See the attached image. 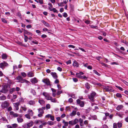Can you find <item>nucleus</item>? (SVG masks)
<instances>
[{
	"label": "nucleus",
	"instance_id": "c9c22d12",
	"mask_svg": "<svg viewBox=\"0 0 128 128\" xmlns=\"http://www.w3.org/2000/svg\"><path fill=\"white\" fill-rule=\"evenodd\" d=\"M96 93L95 92H92L90 96L94 98L96 95Z\"/></svg>",
	"mask_w": 128,
	"mask_h": 128
},
{
	"label": "nucleus",
	"instance_id": "ea45409f",
	"mask_svg": "<svg viewBox=\"0 0 128 128\" xmlns=\"http://www.w3.org/2000/svg\"><path fill=\"white\" fill-rule=\"evenodd\" d=\"M12 127H13L14 128H15L16 127H18V125L16 124H12Z\"/></svg>",
	"mask_w": 128,
	"mask_h": 128
},
{
	"label": "nucleus",
	"instance_id": "20e7f679",
	"mask_svg": "<svg viewBox=\"0 0 128 128\" xmlns=\"http://www.w3.org/2000/svg\"><path fill=\"white\" fill-rule=\"evenodd\" d=\"M78 122V120L77 118L75 119L74 120H72L69 122V124L70 125H75L77 124Z\"/></svg>",
	"mask_w": 128,
	"mask_h": 128
},
{
	"label": "nucleus",
	"instance_id": "de8ad7c7",
	"mask_svg": "<svg viewBox=\"0 0 128 128\" xmlns=\"http://www.w3.org/2000/svg\"><path fill=\"white\" fill-rule=\"evenodd\" d=\"M32 43L34 44H38V42L36 41V40L35 41L33 40L32 41Z\"/></svg>",
	"mask_w": 128,
	"mask_h": 128
},
{
	"label": "nucleus",
	"instance_id": "bb28decb",
	"mask_svg": "<svg viewBox=\"0 0 128 128\" xmlns=\"http://www.w3.org/2000/svg\"><path fill=\"white\" fill-rule=\"evenodd\" d=\"M17 121L18 122H21L23 121V120L21 117H19L18 118Z\"/></svg>",
	"mask_w": 128,
	"mask_h": 128
},
{
	"label": "nucleus",
	"instance_id": "864d4df0",
	"mask_svg": "<svg viewBox=\"0 0 128 128\" xmlns=\"http://www.w3.org/2000/svg\"><path fill=\"white\" fill-rule=\"evenodd\" d=\"M113 128H117V125L116 123H114L113 124Z\"/></svg>",
	"mask_w": 128,
	"mask_h": 128
},
{
	"label": "nucleus",
	"instance_id": "4468645a",
	"mask_svg": "<svg viewBox=\"0 0 128 128\" xmlns=\"http://www.w3.org/2000/svg\"><path fill=\"white\" fill-rule=\"evenodd\" d=\"M51 74L54 79H56L57 78L58 76L56 74V72H52L51 73Z\"/></svg>",
	"mask_w": 128,
	"mask_h": 128
},
{
	"label": "nucleus",
	"instance_id": "a18cd8bd",
	"mask_svg": "<svg viewBox=\"0 0 128 128\" xmlns=\"http://www.w3.org/2000/svg\"><path fill=\"white\" fill-rule=\"evenodd\" d=\"M89 98L90 99V101L92 102H93L94 101V98L89 96Z\"/></svg>",
	"mask_w": 128,
	"mask_h": 128
},
{
	"label": "nucleus",
	"instance_id": "052dcab7",
	"mask_svg": "<svg viewBox=\"0 0 128 128\" xmlns=\"http://www.w3.org/2000/svg\"><path fill=\"white\" fill-rule=\"evenodd\" d=\"M116 88H118L120 90H122V91H123V89L121 87H120V86H116Z\"/></svg>",
	"mask_w": 128,
	"mask_h": 128
},
{
	"label": "nucleus",
	"instance_id": "338daca9",
	"mask_svg": "<svg viewBox=\"0 0 128 128\" xmlns=\"http://www.w3.org/2000/svg\"><path fill=\"white\" fill-rule=\"evenodd\" d=\"M69 48H75V46L72 45H70L68 46Z\"/></svg>",
	"mask_w": 128,
	"mask_h": 128
},
{
	"label": "nucleus",
	"instance_id": "c85d7f7f",
	"mask_svg": "<svg viewBox=\"0 0 128 128\" xmlns=\"http://www.w3.org/2000/svg\"><path fill=\"white\" fill-rule=\"evenodd\" d=\"M85 86L87 89H89L90 88V84L88 83H86L85 84Z\"/></svg>",
	"mask_w": 128,
	"mask_h": 128
},
{
	"label": "nucleus",
	"instance_id": "9b49d317",
	"mask_svg": "<svg viewBox=\"0 0 128 128\" xmlns=\"http://www.w3.org/2000/svg\"><path fill=\"white\" fill-rule=\"evenodd\" d=\"M20 105L19 102H17L16 103H14L13 105L14 106L16 110H17L19 109L18 106Z\"/></svg>",
	"mask_w": 128,
	"mask_h": 128
},
{
	"label": "nucleus",
	"instance_id": "603ef678",
	"mask_svg": "<svg viewBox=\"0 0 128 128\" xmlns=\"http://www.w3.org/2000/svg\"><path fill=\"white\" fill-rule=\"evenodd\" d=\"M94 72L95 73L98 75V76H100V74L98 73L96 70H94Z\"/></svg>",
	"mask_w": 128,
	"mask_h": 128
},
{
	"label": "nucleus",
	"instance_id": "3c124183",
	"mask_svg": "<svg viewBox=\"0 0 128 128\" xmlns=\"http://www.w3.org/2000/svg\"><path fill=\"white\" fill-rule=\"evenodd\" d=\"M23 126L24 128H29L27 124H26L24 125Z\"/></svg>",
	"mask_w": 128,
	"mask_h": 128
},
{
	"label": "nucleus",
	"instance_id": "4be33fe9",
	"mask_svg": "<svg viewBox=\"0 0 128 128\" xmlns=\"http://www.w3.org/2000/svg\"><path fill=\"white\" fill-rule=\"evenodd\" d=\"M16 91V88H12L9 90L10 92V94H12L14 91Z\"/></svg>",
	"mask_w": 128,
	"mask_h": 128
},
{
	"label": "nucleus",
	"instance_id": "6e6d98bb",
	"mask_svg": "<svg viewBox=\"0 0 128 128\" xmlns=\"http://www.w3.org/2000/svg\"><path fill=\"white\" fill-rule=\"evenodd\" d=\"M2 21L3 22L5 23H7V21H6L3 18H2Z\"/></svg>",
	"mask_w": 128,
	"mask_h": 128
},
{
	"label": "nucleus",
	"instance_id": "0eeeda50",
	"mask_svg": "<svg viewBox=\"0 0 128 128\" xmlns=\"http://www.w3.org/2000/svg\"><path fill=\"white\" fill-rule=\"evenodd\" d=\"M8 64L7 63L4 61L3 62L0 64V68L3 69L5 68L6 66H8Z\"/></svg>",
	"mask_w": 128,
	"mask_h": 128
},
{
	"label": "nucleus",
	"instance_id": "69168bd1",
	"mask_svg": "<svg viewBox=\"0 0 128 128\" xmlns=\"http://www.w3.org/2000/svg\"><path fill=\"white\" fill-rule=\"evenodd\" d=\"M31 92L33 94V95H34L36 94V92L34 90H31Z\"/></svg>",
	"mask_w": 128,
	"mask_h": 128
},
{
	"label": "nucleus",
	"instance_id": "2eb2a0df",
	"mask_svg": "<svg viewBox=\"0 0 128 128\" xmlns=\"http://www.w3.org/2000/svg\"><path fill=\"white\" fill-rule=\"evenodd\" d=\"M38 102L41 105H42L45 103L44 101L42 99H39Z\"/></svg>",
	"mask_w": 128,
	"mask_h": 128
},
{
	"label": "nucleus",
	"instance_id": "a19ab883",
	"mask_svg": "<svg viewBox=\"0 0 128 128\" xmlns=\"http://www.w3.org/2000/svg\"><path fill=\"white\" fill-rule=\"evenodd\" d=\"M116 96L118 97L119 98H121L122 96V95L120 93H117L116 94Z\"/></svg>",
	"mask_w": 128,
	"mask_h": 128
},
{
	"label": "nucleus",
	"instance_id": "e2e57ef3",
	"mask_svg": "<svg viewBox=\"0 0 128 128\" xmlns=\"http://www.w3.org/2000/svg\"><path fill=\"white\" fill-rule=\"evenodd\" d=\"M57 70L60 71L61 72L62 71V68L60 67H58L57 68Z\"/></svg>",
	"mask_w": 128,
	"mask_h": 128
},
{
	"label": "nucleus",
	"instance_id": "13d9d810",
	"mask_svg": "<svg viewBox=\"0 0 128 128\" xmlns=\"http://www.w3.org/2000/svg\"><path fill=\"white\" fill-rule=\"evenodd\" d=\"M80 78H82V79H84L85 80H86L87 79V78L86 76H81L80 77Z\"/></svg>",
	"mask_w": 128,
	"mask_h": 128
},
{
	"label": "nucleus",
	"instance_id": "09e8293b",
	"mask_svg": "<svg viewBox=\"0 0 128 128\" xmlns=\"http://www.w3.org/2000/svg\"><path fill=\"white\" fill-rule=\"evenodd\" d=\"M101 64L102 65V66L104 67H107L108 66V65L107 64L104 63H101Z\"/></svg>",
	"mask_w": 128,
	"mask_h": 128
},
{
	"label": "nucleus",
	"instance_id": "5fc2aeb1",
	"mask_svg": "<svg viewBox=\"0 0 128 128\" xmlns=\"http://www.w3.org/2000/svg\"><path fill=\"white\" fill-rule=\"evenodd\" d=\"M66 116V115L65 114H62L61 115L60 117L61 118H64V117H65Z\"/></svg>",
	"mask_w": 128,
	"mask_h": 128
},
{
	"label": "nucleus",
	"instance_id": "412c9836",
	"mask_svg": "<svg viewBox=\"0 0 128 128\" xmlns=\"http://www.w3.org/2000/svg\"><path fill=\"white\" fill-rule=\"evenodd\" d=\"M28 114L30 116H32L33 115V112L32 110H29L28 111Z\"/></svg>",
	"mask_w": 128,
	"mask_h": 128
},
{
	"label": "nucleus",
	"instance_id": "ddd939ff",
	"mask_svg": "<svg viewBox=\"0 0 128 128\" xmlns=\"http://www.w3.org/2000/svg\"><path fill=\"white\" fill-rule=\"evenodd\" d=\"M28 76L29 77H32L34 76V74L32 72H29L27 74Z\"/></svg>",
	"mask_w": 128,
	"mask_h": 128
},
{
	"label": "nucleus",
	"instance_id": "473e14b6",
	"mask_svg": "<svg viewBox=\"0 0 128 128\" xmlns=\"http://www.w3.org/2000/svg\"><path fill=\"white\" fill-rule=\"evenodd\" d=\"M16 78L18 80H19L20 81H22V78L20 76H18Z\"/></svg>",
	"mask_w": 128,
	"mask_h": 128
},
{
	"label": "nucleus",
	"instance_id": "7c9ffc66",
	"mask_svg": "<svg viewBox=\"0 0 128 128\" xmlns=\"http://www.w3.org/2000/svg\"><path fill=\"white\" fill-rule=\"evenodd\" d=\"M50 100L51 101L53 102H56L57 101V100L55 98H53L52 97V98Z\"/></svg>",
	"mask_w": 128,
	"mask_h": 128
},
{
	"label": "nucleus",
	"instance_id": "7ed1b4c3",
	"mask_svg": "<svg viewBox=\"0 0 128 128\" xmlns=\"http://www.w3.org/2000/svg\"><path fill=\"white\" fill-rule=\"evenodd\" d=\"M7 88L8 86L7 85L4 86L2 89L0 90V92L5 94L8 91Z\"/></svg>",
	"mask_w": 128,
	"mask_h": 128
},
{
	"label": "nucleus",
	"instance_id": "6e6552de",
	"mask_svg": "<svg viewBox=\"0 0 128 128\" xmlns=\"http://www.w3.org/2000/svg\"><path fill=\"white\" fill-rule=\"evenodd\" d=\"M76 102L77 104H79L80 106L83 107L84 106V103L83 102L81 101L79 99H78L76 100Z\"/></svg>",
	"mask_w": 128,
	"mask_h": 128
},
{
	"label": "nucleus",
	"instance_id": "f8f14e48",
	"mask_svg": "<svg viewBox=\"0 0 128 128\" xmlns=\"http://www.w3.org/2000/svg\"><path fill=\"white\" fill-rule=\"evenodd\" d=\"M10 115H12L14 117H16L19 116V114L16 113H15L13 111H11L10 112Z\"/></svg>",
	"mask_w": 128,
	"mask_h": 128
},
{
	"label": "nucleus",
	"instance_id": "9d476101",
	"mask_svg": "<svg viewBox=\"0 0 128 128\" xmlns=\"http://www.w3.org/2000/svg\"><path fill=\"white\" fill-rule=\"evenodd\" d=\"M30 82L33 84L36 83L38 82V81L37 79L36 78H32L30 80Z\"/></svg>",
	"mask_w": 128,
	"mask_h": 128
},
{
	"label": "nucleus",
	"instance_id": "f257e3e1",
	"mask_svg": "<svg viewBox=\"0 0 128 128\" xmlns=\"http://www.w3.org/2000/svg\"><path fill=\"white\" fill-rule=\"evenodd\" d=\"M9 105V103L6 101L2 102L1 106L2 108L4 109L7 108Z\"/></svg>",
	"mask_w": 128,
	"mask_h": 128
},
{
	"label": "nucleus",
	"instance_id": "393cba45",
	"mask_svg": "<svg viewBox=\"0 0 128 128\" xmlns=\"http://www.w3.org/2000/svg\"><path fill=\"white\" fill-rule=\"evenodd\" d=\"M2 58L3 59H6L7 57V56L6 54H3L2 56Z\"/></svg>",
	"mask_w": 128,
	"mask_h": 128
},
{
	"label": "nucleus",
	"instance_id": "58836bf2",
	"mask_svg": "<svg viewBox=\"0 0 128 128\" xmlns=\"http://www.w3.org/2000/svg\"><path fill=\"white\" fill-rule=\"evenodd\" d=\"M64 2H62L58 4V5L59 6H64Z\"/></svg>",
	"mask_w": 128,
	"mask_h": 128
},
{
	"label": "nucleus",
	"instance_id": "79ce46f5",
	"mask_svg": "<svg viewBox=\"0 0 128 128\" xmlns=\"http://www.w3.org/2000/svg\"><path fill=\"white\" fill-rule=\"evenodd\" d=\"M62 93V91L61 90H58L57 92V94L58 95H59Z\"/></svg>",
	"mask_w": 128,
	"mask_h": 128
},
{
	"label": "nucleus",
	"instance_id": "aec40b11",
	"mask_svg": "<svg viewBox=\"0 0 128 128\" xmlns=\"http://www.w3.org/2000/svg\"><path fill=\"white\" fill-rule=\"evenodd\" d=\"M76 114V111L75 110H73L72 112L70 114V116L72 117L74 116Z\"/></svg>",
	"mask_w": 128,
	"mask_h": 128
},
{
	"label": "nucleus",
	"instance_id": "a211bd4d",
	"mask_svg": "<svg viewBox=\"0 0 128 128\" xmlns=\"http://www.w3.org/2000/svg\"><path fill=\"white\" fill-rule=\"evenodd\" d=\"M123 107V106L122 105H119L116 107V109L118 110H120Z\"/></svg>",
	"mask_w": 128,
	"mask_h": 128
},
{
	"label": "nucleus",
	"instance_id": "c03bdc74",
	"mask_svg": "<svg viewBox=\"0 0 128 128\" xmlns=\"http://www.w3.org/2000/svg\"><path fill=\"white\" fill-rule=\"evenodd\" d=\"M30 115H29L28 114H26L25 115V116L26 118H27L28 119H30Z\"/></svg>",
	"mask_w": 128,
	"mask_h": 128
},
{
	"label": "nucleus",
	"instance_id": "b1692460",
	"mask_svg": "<svg viewBox=\"0 0 128 128\" xmlns=\"http://www.w3.org/2000/svg\"><path fill=\"white\" fill-rule=\"evenodd\" d=\"M73 65L74 66L78 67V64L77 62L75 61L73 63Z\"/></svg>",
	"mask_w": 128,
	"mask_h": 128
},
{
	"label": "nucleus",
	"instance_id": "423d86ee",
	"mask_svg": "<svg viewBox=\"0 0 128 128\" xmlns=\"http://www.w3.org/2000/svg\"><path fill=\"white\" fill-rule=\"evenodd\" d=\"M42 82L47 85L50 86V81L49 79L48 78L43 79L42 80Z\"/></svg>",
	"mask_w": 128,
	"mask_h": 128
},
{
	"label": "nucleus",
	"instance_id": "8fccbe9b",
	"mask_svg": "<svg viewBox=\"0 0 128 128\" xmlns=\"http://www.w3.org/2000/svg\"><path fill=\"white\" fill-rule=\"evenodd\" d=\"M42 121L40 120H38L36 121V124H38L40 122L42 123Z\"/></svg>",
	"mask_w": 128,
	"mask_h": 128
},
{
	"label": "nucleus",
	"instance_id": "2f4dec72",
	"mask_svg": "<svg viewBox=\"0 0 128 128\" xmlns=\"http://www.w3.org/2000/svg\"><path fill=\"white\" fill-rule=\"evenodd\" d=\"M54 124V122L52 121H48L47 122V124L50 126L53 125Z\"/></svg>",
	"mask_w": 128,
	"mask_h": 128
},
{
	"label": "nucleus",
	"instance_id": "e433bc0d",
	"mask_svg": "<svg viewBox=\"0 0 128 128\" xmlns=\"http://www.w3.org/2000/svg\"><path fill=\"white\" fill-rule=\"evenodd\" d=\"M118 127L119 128H120L122 127V123L120 122H118Z\"/></svg>",
	"mask_w": 128,
	"mask_h": 128
},
{
	"label": "nucleus",
	"instance_id": "39448f33",
	"mask_svg": "<svg viewBox=\"0 0 128 128\" xmlns=\"http://www.w3.org/2000/svg\"><path fill=\"white\" fill-rule=\"evenodd\" d=\"M42 94L47 100H50L52 98V97L50 96L49 94L47 92H44Z\"/></svg>",
	"mask_w": 128,
	"mask_h": 128
},
{
	"label": "nucleus",
	"instance_id": "a878e982",
	"mask_svg": "<svg viewBox=\"0 0 128 128\" xmlns=\"http://www.w3.org/2000/svg\"><path fill=\"white\" fill-rule=\"evenodd\" d=\"M27 124L28 126V127L30 128V127L32 126H33V122H32L31 121L30 122L28 123Z\"/></svg>",
	"mask_w": 128,
	"mask_h": 128
},
{
	"label": "nucleus",
	"instance_id": "dca6fc26",
	"mask_svg": "<svg viewBox=\"0 0 128 128\" xmlns=\"http://www.w3.org/2000/svg\"><path fill=\"white\" fill-rule=\"evenodd\" d=\"M41 22H42L43 23L44 25L46 26L47 27H49L50 26V24L47 22H46L44 20H42Z\"/></svg>",
	"mask_w": 128,
	"mask_h": 128
},
{
	"label": "nucleus",
	"instance_id": "6ab92c4d",
	"mask_svg": "<svg viewBox=\"0 0 128 128\" xmlns=\"http://www.w3.org/2000/svg\"><path fill=\"white\" fill-rule=\"evenodd\" d=\"M22 30H24V32L25 34H26L28 35H30L31 36H32V33L28 32L27 31H26V30H25L24 29H23L22 28Z\"/></svg>",
	"mask_w": 128,
	"mask_h": 128
},
{
	"label": "nucleus",
	"instance_id": "f704fd0d",
	"mask_svg": "<svg viewBox=\"0 0 128 128\" xmlns=\"http://www.w3.org/2000/svg\"><path fill=\"white\" fill-rule=\"evenodd\" d=\"M24 40L25 42H26L28 41V38L27 36H26L24 34Z\"/></svg>",
	"mask_w": 128,
	"mask_h": 128
},
{
	"label": "nucleus",
	"instance_id": "bf43d9fd",
	"mask_svg": "<svg viewBox=\"0 0 128 128\" xmlns=\"http://www.w3.org/2000/svg\"><path fill=\"white\" fill-rule=\"evenodd\" d=\"M122 82L124 83L126 85L128 86V82L124 80H122Z\"/></svg>",
	"mask_w": 128,
	"mask_h": 128
},
{
	"label": "nucleus",
	"instance_id": "49530a36",
	"mask_svg": "<svg viewBox=\"0 0 128 128\" xmlns=\"http://www.w3.org/2000/svg\"><path fill=\"white\" fill-rule=\"evenodd\" d=\"M76 75L78 77L80 78V77L81 76V74L80 73H77L76 74Z\"/></svg>",
	"mask_w": 128,
	"mask_h": 128
},
{
	"label": "nucleus",
	"instance_id": "1a4fd4ad",
	"mask_svg": "<svg viewBox=\"0 0 128 128\" xmlns=\"http://www.w3.org/2000/svg\"><path fill=\"white\" fill-rule=\"evenodd\" d=\"M45 118H50V120L52 121H54V116L51 115L50 114H48L45 116Z\"/></svg>",
	"mask_w": 128,
	"mask_h": 128
},
{
	"label": "nucleus",
	"instance_id": "72a5a7b5",
	"mask_svg": "<svg viewBox=\"0 0 128 128\" xmlns=\"http://www.w3.org/2000/svg\"><path fill=\"white\" fill-rule=\"evenodd\" d=\"M22 109L24 111H26L27 110V108L25 106L21 107Z\"/></svg>",
	"mask_w": 128,
	"mask_h": 128
},
{
	"label": "nucleus",
	"instance_id": "f3484780",
	"mask_svg": "<svg viewBox=\"0 0 128 128\" xmlns=\"http://www.w3.org/2000/svg\"><path fill=\"white\" fill-rule=\"evenodd\" d=\"M35 103V102L34 100H30L28 101V104L30 105H34Z\"/></svg>",
	"mask_w": 128,
	"mask_h": 128
},
{
	"label": "nucleus",
	"instance_id": "4c0bfd02",
	"mask_svg": "<svg viewBox=\"0 0 128 128\" xmlns=\"http://www.w3.org/2000/svg\"><path fill=\"white\" fill-rule=\"evenodd\" d=\"M21 74L24 77H26V73L24 72H22L21 73Z\"/></svg>",
	"mask_w": 128,
	"mask_h": 128
},
{
	"label": "nucleus",
	"instance_id": "5701e85b",
	"mask_svg": "<svg viewBox=\"0 0 128 128\" xmlns=\"http://www.w3.org/2000/svg\"><path fill=\"white\" fill-rule=\"evenodd\" d=\"M6 97L4 96H0V100H4L6 99Z\"/></svg>",
	"mask_w": 128,
	"mask_h": 128
},
{
	"label": "nucleus",
	"instance_id": "0e129e2a",
	"mask_svg": "<svg viewBox=\"0 0 128 128\" xmlns=\"http://www.w3.org/2000/svg\"><path fill=\"white\" fill-rule=\"evenodd\" d=\"M66 63L67 64H71V60H69L68 61L66 62Z\"/></svg>",
	"mask_w": 128,
	"mask_h": 128
},
{
	"label": "nucleus",
	"instance_id": "f03ea898",
	"mask_svg": "<svg viewBox=\"0 0 128 128\" xmlns=\"http://www.w3.org/2000/svg\"><path fill=\"white\" fill-rule=\"evenodd\" d=\"M102 88H103V90L104 91H112V87L108 86H104V87H102Z\"/></svg>",
	"mask_w": 128,
	"mask_h": 128
},
{
	"label": "nucleus",
	"instance_id": "4d7b16f0",
	"mask_svg": "<svg viewBox=\"0 0 128 128\" xmlns=\"http://www.w3.org/2000/svg\"><path fill=\"white\" fill-rule=\"evenodd\" d=\"M23 81H24V82L26 83H27V84H30V82L29 81H28V80H26L24 79L23 80Z\"/></svg>",
	"mask_w": 128,
	"mask_h": 128
},
{
	"label": "nucleus",
	"instance_id": "37998d69",
	"mask_svg": "<svg viewBox=\"0 0 128 128\" xmlns=\"http://www.w3.org/2000/svg\"><path fill=\"white\" fill-rule=\"evenodd\" d=\"M46 108L47 109H50V104H47L46 106Z\"/></svg>",
	"mask_w": 128,
	"mask_h": 128
},
{
	"label": "nucleus",
	"instance_id": "c756f323",
	"mask_svg": "<svg viewBox=\"0 0 128 128\" xmlns=\"http://www.w3.org/2000/svg\"><path fill=\"white\" fill-rule=\"evenodd\" d=\"M39 113L43 114L44 113V111L41 108H40L38 109Z\"/></svg>",
	"mask_w": 128,
	"mask_h": 128
},
{
	"label": "nucleus",
	"instance_id": "774afa93",
	"mask_svg": "<svg viewBox=\"0 0 128 128\" xmlns=\"http://www.w3.org/2000/svg\"><path fill=\"white\" fill-rule=\"evenodd\" d=\"M63 16L65 17H66L68 16L67 14L66 13L64 12L63 14Z\"/></svg>",
	"mask_w": 128,
	"mask_h": 128
},
{
	"label": "nucleus",
	"instance_id": "cd10ccee",
	"mask_svg": "<svg viewBox=\"0 0 128 128\" xmlns=\"http://www.w3.org/2000/svg\"><path fill=\"white\" fill-rule=\"evenodd\" d=\"M62 123L64 124L65 126H67L68 125V122H66L64 120H63L62 121Z\"/></svg>",
	"mask_w": 128,
	"mask_h": 128
},
{
	"label": "nucleus",
	"instance_id": "680f3d73",
	"mask_svg": "<svg viewBox=\"0 0 128 128\" xmlns=\"http://www.w3.org/2000/svg\"><path fill=\"white\" fill-rule=\"evenodd\" d=\"M38 2L41 4H42L43 3V0H38Z\"/></svg>",
	"mask_w": 128,
	"mask_h": 128
}]
</instances>
